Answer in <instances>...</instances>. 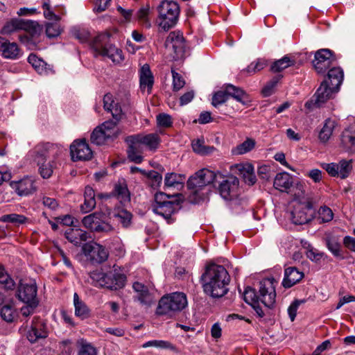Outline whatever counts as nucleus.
Instances as JSON below:
<instances>
[{
	"label": "nucleus",
	"instance_id": "nucleus-1",
	"mask_svg": "<svg viewBox=\"0 0 355 355\" xmlns=\"http://www.w3.org/2000/svg\"><path fill=\"white\" fill-rule=\"evenodd\" d=\"M103 107L105 110L110 112L113 120H108L97 126L92 132L90 140L94 144L100 146L105 143L107 139L116 137L119 134L118 122L123 115L121 105L115 103L113 96L107 94L103 97Z\"/></svg>",
	"mask_w": 355,
	"mask_h": 355
},
{
	"label": "nucleus",
	"instance_id": "nucleus-2",
	"mask_svg": "<svg viewBox=\"0 0 355 355\" xmlns=\"http://www.w3.org/2000/svg\"><path fill=\"white\" fill-rule=\"evenodd\" d=\"M204 292L214 298L224 296L228 291L230 276L224 266L209 264L201 276Z\"/></svg>",
	"mask_w": 355,
	"mask_h": 355
},
{
	"label": "nucleus",
	"instance_id": "nucleus-3",
	"mask_svg": "<svg viewBox=\"0 0 355 355\" xmlns=\"http://www.w3.org/2000/svg\"><path fill=\"white\" fill-rule=\"evenodd\" d=\"M217 179V173L207 168H202L191 175L187 181L190 202L196 204L203 200L207 193L206 187Z\"/></svg>",
	"mask_w": 355,
	"mask_h": 355
},
{
	"label": "nucleus",
	"instance_id": "nucleus-4",
	"mask_svg": "<svg viewBox=\"0 0 355 355\" xmlns=\"http://www.w3.org/2000/svg\"><path fill=\"white\" fill-rule=\"evenodd\" d=\"M91 284L96 287L106 288L110 290H117L123 288L126 282V276L121 267L114 264L112 270L108 272L94 270L89 273Z\"/></svg>",
	"mask_w": 355,
	"mask_h": 355
},
{
	"label": "nucleus",
	"instance_id": "nucleus-5",
	"mask_svg": "<svg viewBox=\"0 0 355 355\" xmlns=\"http://www.w3.org/2000/svg\"><path fill=\"white\" fill-rule=\"evenodd\" d=\"M276 292L275 280L265 279L259 282L258 293L255 289L246 288L244 292V300L252 305L261 301L265 306L272 309L275 303Z\"/></svg>",
	"mask_w": 355,
	"mask_h": 355
},
{
	"label": "nucleus",
	"instance_id": "nucleus-6",
	"mask_svg": "<svg viewBox=\"0 0 355 355\" xmlns=\"http://www.w3.org/2000/svg\"><path fill=\"white\" fill-rule=\"evenodd\" d=\"M187 304L186 294L182 292L172 293L163 296L159 300L156 313L159 315L171 318L184 309Z\"/></svg>",
	"mask_w": 355,
	"mask_h": 355
},
{
	"label": "nucleus",
	"instance_id": "nucleus-7",
	"mask_svg": "<svg viewBox=\"0 0 355 355\" xmlns=\"http://www.w3.org/2000/svg\"><path fill=\"white\" fill-rule=\"evenodd\" d=\"M109 35L103 33L94 38L91 48L95 56L110 58L114 63H120L123 60L122 51L109 43Z\"/></svg>",
	"mask_w": 355,
	"mask_h": 355
},
{
	"label": "nucleus",
	"instance_id": "nucleus-8",
	"mask_svg": "<svg viewBox=\"0 0 355 355\" xmlns=\"http://www.w3.org/2000/svg\"><path fill=\"white\" fill-rule=\"evenodd\" d=\"M158 24L164 31L173 28L178 22L180 7L177 2L163 0L157 8Z\"/></svg>",
	"mask_w": 355,
	"mask_h": 355
},
{
	"label": "nucleus",
	"instance_id": "nucleus-9",
	"mask_svg": "<svg viewBox=\"0 0 355 355\" xmlns=\"http://www.w3.org/2000/svg\"><path fill=\"white\" fill-rule=\"evenodd\" d=\"M164 46L171 57L177 60L183 59L188 53V46L180 32L173 31L167 36Z\"/></svg>",
	"mask_w": 355,
	"mask_h": 355
},
{
	"label": "nucleus",
	"instance_id": "nucleus-10",
	"mask_svg": "<svg viewBox=\"0 0 355 355\" xmlns=\"http://www.w3.org/2000/svg\"><path fill=\"white\" fill-rule=\"evenodd\" d=\"M217 175L218 191L220 196L227 200H231L236 197L239 185V179L233 175L223 177L220 173H218Z\"/></svg>",
	"mask_w": 355,
	"mask_h": 355
},
{
	"label": "nucleus",
	"instance_id": "nucleus-11",
	"mask_svg": "<svg viewBox=\"0 0 355 355\" xmlns=\"http://www.w3.org/2000/svg\"><path fill=\"white\" fill-rule=\"evenodd\" d=\"M338 91L328 84L327 80H324L320 84L313 98L305 103V107L309 110L313 109L315 106L320 107L323 103L331 98Z\"/></svg>",
	"mask_w": 355,
	"mask_h": 355
},
{
	"label": "nucleus",
	"instance_id": "nucleus-12",
	"mask_svg": "<svg viewBox=\"0 0 355 355\" xmlns=\"http://www.w3.org/2000/svg\"><path fill=\"white\" fill-rule=\"evenodd\" d=\"M35 283H26L20 281L16 291V297L30 306H36L38 304Z\"/></svg>",
	"mask_w": 355,
	"mask_h": 355
},
{
	"label": "nucleus",
	"instance_id": "nucleus-13",
	"mask_svg": "<svg viewBox=\"0 0 355 355\" xmlns=\"http://www.w3.org/2000/svg\"><path fill=\"white\" fill-rule=\"evenodd\" d=\"M58 151V145L49 142H41L29 151V155L33 157L37 164H40L41 162H46V157L50 155L55 157Z\"/></svg>",
	"mask_w": 355,
	"mask_h": 355
},
{
	"label": "nucleus",
	"instance_id": "nucleus-14",
	"mask_svg": "<svg viewBox=\"0 0 355 355\" xmlns=\"http://www.w3.org/2000/svg\"><path fill=\"white\" fill-rule=\"evenodd\" d=\"M336 60L334 53L328 49L317 51L313 60V65L318 73H324Z\"/></svg>",
	"mask_w": 355,
	"mask_h": 355
},
{
	"label": "nucleus",
	"instance_id": "nucleus-15",
	"mask_svg": "<svg viewBox=\"0 0 355 355\" xmlns=\"http://www.w3.org/2000/svg\"><path fill=\"white\" fill-rule=\"evenodd\" d=\"M291 220L295 225H304L311 221L313 218L312 205L307 201L302 204L297 202L291 213Z\"/></svg>",
	"mask_w": 355,
	"mask_h": 355
},
{
	"label": "nucleus",
	"instance_id": "nucleus-16",
	"mask_svg": "<svg viewBox=\"0 0 355 355\" xmlns=\"http://www.w3.org/2000/svg\"><path fill=\"white\" fill-rule=\"evenodd\" d=\"M85 255L91 261L101 263L108 258V251L101 245L96 243H85L83 247Z\"/></svg>",
	"mask_w": 355,
	"mask_h": 355
},
{
	"label": "nucleus",
	"instance_id": "nucleus-17",
	"mask_svg": "<svg viewBox=\"0 0 355 355\" xmlns=\"http://www.w3.org/2000/svg\"><path fill=\"white\" fill-rule=\"evenodd\" d=\"M70 153L73 161L89 160L92 151L85 139L75 140L70 146Z\"/></svg>",
	"mask_w": 355,
	"mask_h": 355
},
{
	"label": "nucleus",
	"instance_id": "nucleus-18",
	"mask_svg": "<svg viewBox=\"0 0 355 355\" xmlns=\"http://www.w3.org/2000/svg\"><path fill=\"white\" fill-rule=\"evenodd\" d=\"M126 141L128 143L144 144L148 149L155 150L158 148L161 139L157 134L150 133L146 135H131L127 138Z\"/></svg>",
	"mask_w": 355,
	"mask_h": 355
},
{
	"label": "nucleus",
	"instance_id": "nucleus-19",
	"mask_svg": "<svg viewBox=\"0 0 355 355\" xmlns=\"http://www.w3.org/2000/svg\"><path fill=\"white\" fill-rule=\"evenodd\" d=\"M132 288L136 293L133 297L135 301H138L141 305L146 307H149L153 304V296L150 293L147 286L141 282H135L132 284Z\"/></svg>",
	"mask_w": 355,
	"mask_h": 355
},
{
	"label": "nucleus",
	"instance_id": "nucleus-20",
	"mask_svg": "<svg viewBox=\"0 0 355 355\" xmlns=\"http://www.w3.org/2000/svg\"><path fill=\"white\" fill-rule=\"evenodd\" d=\"M181 197L182 194H177L175 199L171 202L161 205H153V211L168 220L173 214L179 210Z\"/></svg>",
	"mask_w": 355,
	"mask_h": 355
},
{
	"label": "nucleus",
	"instance_id": "nucleus-21",
	"mask_svg": "<svg viewBox=\"0 0 355 355\" xmlns=\"http://www.w3.org/2000/svg\"><path fill=\"white\" fill-rule=\"evenodd\" d=\"M0 54L4 58L16 60L21 57V53L17 43L0 37Z\"/></svg>",
	"mask_w": 355,
	"mask_h": 355
},
{
	"label": "nucleus",
	"instance_id": "nucleus-22",
	"mask_svg": "<svg viewBox=\"0 0 355 355\" xmlns=\"http://www.w3.org/2000/svg\"><path fill=\"white\" fill-rule=\"evenodd\" d=\"M114 197L119 202L125 205L130 202V193L128 184L124 179L119 180L114 185L112 191L107 197Z\"/></svg>",
	"mask_w": 355,
	"mask_h": 355
},
{
	"label": "nucleus",
	"instance_id": "nucleus-23",
	"mask_svg": "<svg viewBox=\"0 0 355 355\" xmlns=\"http://www.w3.org/2000/svg\"><path fill=\"white\" fill-rule=\"evenodd\" d=\"M304 276V273L296 267H288L284 270V277L282 284L286 288H291L300 282Z\"/></svg>",
	"mask_w": 355,
	"mask_h": 355
},
{
	"label": "nucleus",
	"instance_id": "nucleus-24",
	"mask_svg": "<svg viewBox=\"0 0 355 355\" xmlns=\"http://www.w3.org/2000/svg\"><path fill=\"white\" fill-rule=\"evenodd\" d=\"M139 77L141 91L147 90L148 93L150 94L154 83V78L148 64H146L141 67Z\"/></svg>",
	"mask_w": 355,
	"mask_h": 355
},
{
	"label": "nucleus",
	"instance_id": "nucleus-25",
	"mask_svg": "<svg viewBox=\"0 0 355 355\" xmlns=\"http://www.w3.org/2000/svg\"><path fill=\"white\" fill-rule=\"evenodd\" d=\"M47 336L46 326L42 321L33 322L27 332V338L31 343H35L40 338H45Z\"/></svg>",
	"mask_w": 355,
	"mask_h": 355
},
{
	"label": "nucleus",
	"instance_id": "nucleus-26",
	"mask_svg": "<svg viewBox=\"0 0 355 355\" xmlns=\"http://www.w3.org/2000/svg\"><path fill=\"white\" fill-rule=\"evenodd\" d=\"M234 168L239 172V175H241L245 183L249 185H253L256 182V176L254 173V167L248 163H241L236 164Z\"/></svg>",
	"mask_w": 355,
	"mask_h": 355
},
{
	"label": "nucleus",
	"instance_id": "nucleus-27",
	"mask_svg": "<svg viewBox=\"0 0 355 355\" xmlns=\"http://www.w3.org/2000/svg\"><path fill=\"white\" fill-rule=\"evenodd\" d=\"M273 185L276 189L282 192L287 191L293 185V178L286 172L277 173L274 180Z\"/></svg>",
	"mask_w": 355,
	"mask_h": 355
},
{
	"label": "nucleus",
	"instance_id": "nucleus-28",
	"mask_svg": "<svg viewBox=\"0 0 355 355\" xmlns=\"http://www.w3.org/2000/svg\"><path fill=\"white\" fill-rule=\"evenodd\" d=\"M67 239L76 245H79L82 242L86 241L89 238V234L78 229L71 228L65 233Z\"/></svg>",
	"mask_w": 355,
	"mask_h": 355
},
{
	"label": "nucleus",
	"instance_id": "nucleus-29",
	"mask_svg": "<svg viewBox=\"0 0 355 355\" xmlns=\"http://www.w3.org/2000/svg\"><path fill=\"white\" fill-rule=\"evenodd\" d=\"M344 77L343 71L340 67L331 68L328 73L325 80H327L328 84L333 87V88L339 89L340 85L343 83Z\"/></svg>",
	"mask_w": 355,
	"mask_h": 355
},
{
	"label": "nucleus",
	"instance_id": "nucleus-30",
	"mask_svg": "<svg viewBox=\"0 0 355 355\" xmlns=\"http://www.w3.org/2000/svg\"><path fill=\"white\" fill-rule=\"evenodd\" d=\"M35 190V181L31 178H24L17 183L16 191L19 196H28Z\"/></svg>",
	"mask_w": 355,
	"mask_h": 355
},
{
	"label": "nucleus",
	"instance_id": "nucleus-31",
	"mask_svg": "<svg viewBox=\"0 0 355 355\" xmlns=\"http://www.w3.org/2000/svg\"><path fill=\"white\" fill-rule=\"evenodd\" d=\"M113 217L121 223L123 227L128 228L132 224V214L123 208H116L113 213Z\"/></svg>",
	"mask_w": 355,
	"mask_h": 355
},
{
	"label": "nucleus",
	"instance_id": "nucleus-32",
	"mask_svg": "<svg viewBox=\"0 0 355 355\" xmlns=\"http://www.w3.org/2000/svg\"><path fill=\"white\" fill-rule=\"evenodd\" d=\"M341 141L346 148L355 150V123L343 131Z\"/></svg>",
	"mask_w": 355,
	"mask_h": 355
},
{
	"label": "nucleus",
	"instance_id": "nucleus-33",
	"mask_svg": "<svg viewBox=\"0 0 355 355\" xmlns=\"http://www.w3.org/2000/svg\"><path fill=\"white\" fill-rule=\"evenodd\" d=\"M103 218H104V214L96 211L85 216L82 223L87 229L92 232Z\"/></svg>",
	"mask_w": 355,
	"mask_h": 355
},
{
	"label": "nucleus",
	"instance_id": "nucleus-34",
	"mask_svg": "<svg viewBox=\"0 0 355 355\" xmlns=\"http://www.w3.org/2000/svg\"><path fill=\"white\" fill-rule=\"evenodd\" d=\"M295 63L294 60H291L290 57L285 55L282 58L272 62L270 66V71L273 73H279L291 66H293Z\"/></svg>",
	"mask_w": 355,
	"mask_h": 355
},
{
	"label": "nucleus",
	"instance_id": "nucleus-35",
	"mask_svg": "<svg viewBox=\"0 0 355 355\" xmlns=\"http://www.w3.org/2000/svg\"><path fill=\"white\" fill-rule=\"evenodd\" d=\"M336 125L335 121L327 119L319 132V139L322 142H327L331 136L333 131Z\"/></svg>",
	"mask_w": 355,
	"mask_h": 355
},
{
	"label": "nucleus",
	"instance_id": "nucleus-36",
	"mask_svg": "<svg viewBox=\"0 0 355 355\" xmlns=\"http://www.w3.org/2000/svg\"><path fill=\"white\" fill-rule=\"evenodd\" d=\"M225 89L226 90L228 98L231 96L238 102H241L242 103H245L247 95L242 89L231 84L225 85Z\"/></svg>",
	"mask_w": 355,
	"mask_h": 355
},
{
	"label": "nucleus",
	"instance_id": "nucleus-37",
	"mask_svg": "<svg viewBox=\"0 0 355 355\" xmlns=\"http://www.w3.org/2000/svg\"><path fill=\"white\" fill-rule=\"evenodd\" d=\"M28 61L40 74H47L50 70V68L47 67V64L34 54L28 56Z\"/></svg>",
	"mask_w": 355,
	"mask_h": 355
},
{
	"label": "nucleus",
	"instance_id": "nucleus-38",
	"mask_svg": "<svg viewBox=\"0 0 355 355\" xmlns=\"http://www.w3.org/2000/svg\"><path fill=\"white\" fill-rule=\"evenodd\" d=\"M193 151L201 155H208L215 151L214 146H206L203 139H197L192 142Z\"/></svg>",
	"mask_w": 355,
	"mask_h": 355
},
{
	"label": "nucleus",
	"instance_id": "nucleus-39",
	"mask_svg": "<svg viewBox=\"0 0 355 355\" xmlns=\"http://www.w3.org/2000/svg\"><path fill=\"white\" fill-rule=\"evenodd\" d=\"M21 30L28 33L32 37H35L40 34L42 27L36 21L22 19Z\"/></svg>",
	"mask_w": 355,
	"mask_h": 355
},
{
	"label": "nucleus",
	"instance_id": "nucleus-40",
	"mask_svg": "<svg viewBox=\"0 0 355 355\" xmlns=\"http://www.w3.org/2000/svg\"><path fill=\"white\" fill-rule=\"evenodd\" d=\"M254 146L255 141L248 138L243 143L232 148V153L234 155H243L252 150Z\"/></svg>",
	"mask_w": 355,
	"mask_h": 355
},
{
	"label": "nucleus",
	"instance_id": "nucleus-41",
	"mask_svg": "<svg viewBox=\"0 0 355 355\" xmlns=\"http://www.w3.org/2000/svg\"><path fill=\"white\" fill-rule=\"evenodd\" d=\"M0 284L7 291H12L15 288V283L12 278L6 271L3 266H0Z\"/></svg>",
	"mask_w": 355,
	"mask_h": 355
},
{
	"label": "nucleus",
	"instance_id": "nucleus-42",
	"mask_svg": "<svg viewBox=\"0 0 355 355\" xmlns=\"http://www.w3.org/2000/svg\"><path fill=\"white\" fill-rule=\"evenodd\" d=\"M185 175L178 174L175 173H167L164 179V184L167 187H175V185L182 184Z\"/></svg>",
	"mask_w": 355,
	"mask_h": 355
},
{
	"label": "nucleus",
	"instance_id": "nucleus-43",
	"mask_svg": "<svg viewBox=\"0 0 355 355\" xmlns=\"http://www.w3.org/2000/svg\"><path fill=\"white\" fill-rule=\"evenodd\" d=\"M326 245L328 250L333 254L334 256L343 259V257L340 252L341 245L334 238H327Z\"/></svg>",
	"mask_w": 355,
	"mask_h": 355
},
{
	"label": "nucleus",
	"instance_id": "nucleus-44",
	"mask_svg": "<svg viewBox=\"0 0 355 355\" xmlns=\"http://www.w3.org/2000/svg\"><path fill=\"white\" fill-rule=\"evenodd\" d=\"M338 177L341 179H345L349 175L352 169V160H341L338 164Z\"/></svg>",
	"mask_w": 355,
	"mask_h": 355
},
{
	"label": "nucleus",
	"instance_id": "nucleus-45",
	"mask_svg": "<svg viewBox=\"0 0 355 355\" xmlns=\"http://www.w3.org/2000/svg\"><path fill=\"white\" fill-rule=\"evenodd\" d=\"M62 32L59 21H53V22L46 23V34L49 38L56 37Z\"/></svg>",
	"mask_w": 355,
	"mask_h": 355
},
{
	"label": "nucleus",
	"instance_id": "nucleus-46",
	"mask_svg": "<svg viewBox=\"0 0 355 355\" xmlns=\"http://www.w3.org/2000/svg\"><path fill=\"white\" fill-rule=\"evenodd\" d=\"M21 19H12L8 21L2 28L1 32L3 34H10L14 31L21 30Z\"/></svg>",
	"mask_w": 355,
	"mask_h": 355
},
{
	"label": "nucleus",
	"instance_id": "nucleus-47",
	"mask_svg": "<svg viewBox=\"0 0 355 355\" xmlns=\"http://www.w3.org/2000/svg\"><path fill=\"white\" fill-rule=\"evenodd\" d=\"M149 347H154L160 349H170L171 350L175 349V347L168 341L162 340H153L148 341L143 344V348H147Z\"/></svg>",
	"mask_w": 355,
	"mask_h": 355
},
{
	"label": "nucleus",
	"instance_id": "nucleus-48",
	"mask_svg": "<svg viewBox=\"0 0 355 355\" xmlns=\"http://www.w3.org/2000/svg\"><path fill=\"white\" fill-rule=\"evenodd\" d=\"M39 165V171L41 175V176L44 178L47 179L49 178L53 171V168L55 167V162L54 161L49 162L48 163H46V162H42Z\"/></svg>",
	"mask_w": 355,
	"mask_h": 355
},
{
	"label": "nucleus",
	"instance_id": "nucleus-49",
	"mask_svg": "<svg viewBox=\"0 0 355 355\" xmlns=\"http://www.w3.org/2000/svg\"><path fill=\"white\" fill-rule=\"evenodd\" d=\"M333 217L334 214L330 208L324 206L319 209L318 220L320 224L331 221Z\"/></svg>",
	"mask_w": 355,
	"mask_h": 355
},
{
	"label": "nucleus",
	"instance_id": "nucleus-50",
	"mask_svg": "<svg viewBox=\"0 0 355 355\" xmlns=\"http://www.w3.org/2000/svg\"><path fill=\"white\" fill-rule=\"evenodd\" d=\"M283 78L282 75H277L273 77L262 89V94L264 96H270L274 91V88L277 86V83L280 81V80Z\"/></svg>",
	"mask_w": 355,
	"mask_h": 355
},
{
	"label": "nucleus",
	"instance_id": "nucleus-51",
	"mask_svg": "<svg viewBox=\"0 0 355 355\" xmlns=\"http://www.w3.org/2000/svg\"><path fill=\"white\" fill-rule=\"evenodd\" d=\"M129 144H130V146L128 149V154L129 159L131 161H132L137 164L141 163L143 160V157L141 155V154L139 152L138 148H137V145H139V144H132V143H129Z\"/></svg>",
	"mask_w": 355,
	"mask_h": 355
},
{
	"label": "nucleus",
	"instance_id": "nucleus-52",
	"mask_svg": "<svg viewBox=\"0 0 355 355\" xmlns=\"http://www.w3.org/2000/svg\"><path fill=\"white\" fill-rule=\"evenodd\" d=\"M80 349L78 355H97L96 349L84 340L79 341Z\"/></svg>",
	"mask_w": 355,
	"mask_h": 355
},
{
	"label": "nucleus",
	"instance_id": "nucleus-53",
	"mask_svg": "<svg viewBox=\"0 0 355 355\" xmlns=\"http://www.w3.org/2000/svg\"><path fill=\"white\" fill-rule=\"evenodd\" d=\"M15 309L12 304H6L1 309V316L6 322H12L15 318Z\"/></svg>",
	"mask_w": 355,
	"mask_h": 355
},
{
	"label": "nucleus",
	"instance_id": "nucleus-54",
	"mask_svg": "<svg viewBox=\"0 0 355 355\" xmlns=\"http://www.w3.org/2000/svg\"><path fill=\"white\" fill-rule=\"evenodd\" d=\"M26 218L24 216L17 214H6L1 217V221L14 224H22L26 221Z\"/></svg>",
	"mask_w": 355,
	"mask_h": 355
},
{
	"label": "nucleus",
	"instance_id": "nucleus-55",
	"mask_svg": "<svg viewBox=\"0 0 355 355\" xmlns=\"http://www.w3.org/2000/svg\"><path fill=\"white\" fill-rule=\"evenodd\" d=\"M60 354L62 355H72L73 351V343L71 340H63L59 343Z\"/></svg>",
	"mask_w": 355,
	"mask_h": 355
},
{
	"label": "nucleus",
	"instance_id": "nucleus-56",
	"mask_svg": "<svg viewBox=\"0 0 355 355\" xmlns=\"http://www.w3.org/2000/svg\"><path fill=\"white\" fill-rule=\"evenodd\" d=\"M176 195L169 196L163 192H158L155 194V204L153 205H164L175 199Z\"/></svg>",
	"mask_w": 355,
	"mask_h": 355
},
{
	"label": "nucleus",
	"instance_id": "nucleus-57",
	"mask_svg": "<svg viewBox=\"0 0 355 355\" xmlns=\"http://www.w3.org/2000/svg\"><path fill=\"white\" fill-rule=\"evenodd\" d=\"M74 306L75 315L77 317L85 319L89 316V309L83 302L78 303Z\"/></svg>",
	"mask_w": 355,
	"mask_h": 355
},
{
	"label": "nucleus",
	"instance_id": "nucleus-58",
	"mask_svg": "<svg viewBox=\"0 0 355 355\" xmlns=\"http://www.w3.org/2000/svg\"><path fill=\"white\" fill-rule=\"evenodd\" d=\"M305 302H306V300H295L291 304V305L288 306V313L289 318L292 322L294 321V320L296 317L297 311L299 306L301 304H304Z\"/></svg>",
	"mask_w": 355,
	"mask_h": 355
},
{
	"label": "nucleus",
	"instance_id": "nucleus-59",
	"mask_svg": "<svg viewBox=\"0 0 355 355\" xmlns=\"http://www.w3.org/2000/svg\"><path fill=\"white\" fill-rule=\"evenodd\" d=\"M114 230V228L112 225L109 223L105 222L104 218H103L92 232L95 233L109 234L113 232Z\"/></svg>",
	"mask_w": 355,
	"mask_h": 355
},
{
	"label": "nucleus",
	"instance_id": "nucleus-60",
	"mask_svg": "<svg viewBox=\"0 0 355 355\" xmlns=\"http://www.w3.org/2000/svg\"><path fill=\"white\" fill-rule=\"evenodd\" d=\"M157 124L159 127L169 128L173 124L171 116L169 114L162 113L157 116Z\"/></svg>",
	"mask_w": 355,
	"mask_h": 355
},
{
	"label": "nucleus",
	"instance_id": "nucleus-61",
	"mask_svg": "<svg viewBox=\"0 0 355 355\" xmlns=\"http://www.w3.org/2000/svg\"><path fill=\"white\" fill-rule=\"evenodd\" d=\"M227 99V94L225 89H224L223 91H218L214 94L211 104L214 107H217L218 105L226 102Z\"/></svg>",
	"mask_w": 355,
	"mask_h": 355
},
{
	"label": "nucleus",
	"instance_id": "nucleus-62",
	"mask_svg": "<svg viewBox=\"0 0 355 355\" xmlns=\"http://www.w3.org/2000/svg\"><path fill=\"white\" fill-rule=\"evenodd\" d=\"M173 76V90L178 91L182 88L185 85V81L182 76L177 73L173 69H171Z\"/></svg>",
	"mask_w": 355,
	"mask_h": 355
},
{
	"label": "nucleus",
	"instance_id": "nucleus-63",
	"mask_svg": "<svg viewBox=\"0 0 355 355\" xmlns=\"http://www.w3.org/2000/svg\"><path fill=\"white\" fill-rule=\"evenodd\" d=\"M149 12L150 7L148 5L141 8L137 12V18L139 19V20L146 24L147 27L150 26V23L148 20Z\"/></svg>",
	"mask_w": 355,
	"mask_h": 355
},
{
	"label": "nucleus",
	"instance_id": "nucleus-64",
	"mask_svg": "<svg viewBox=\"0 0 355 355\" xmlns=\"http://www.w3.org/2000/svg\"><path fill=\"white\" fill-rule=\"evenodd\" d=\"M146 174L147 177L152 181L151 187H157L159 186L162 180V176L159 173L155 171H150L149 173Z\"/></svg>",
	"mask_w": 355,
	"mask_h": 355
}]
</instances>
